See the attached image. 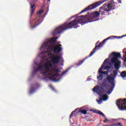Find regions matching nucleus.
<instances>
[{
	"label": "nucleus",
	"mask_w": 126,
	"mask_h": 126,
	"mask_svg": "<svg viewBox=\"0 0 126 126\" xmlns=\"http://www.w3.org/2000/svg\"><path fill=\"white\" fill-rule=\"evenodd\" d=\"M52 66H53V64L51 63L50 61H48L44 65L45 71L41 72V73L44 76H46V78H49L50 80H52L53 81H60L62 79V76L64 75L68 71V69H67L63 71L61 74H60L59 72L61 71V70L52 69L51 72L54 74V75H52V73H50V67H52Z\"/></svg>",
	"instance_id": "1"
},
{
	"label": "nucleus",
	"mask_w": 126,
	"mask_h": 126,
	"mask_svg": "<svg viewBox=\"0 0 126 126\" xmlns=\"http://www.w3.org/2000/svg\"><path fill=\"white\" fill-rule=\"evenodd\" d=\"M86 17H87V15H81L77 18L79 20L75 19L69 23H64L62 25L56 28L54 31H53V34L54 36H56V35L62 34L65 30H68V29H71V28H77V26L79 23L80 24H82V22L81 21Z\"/></svg>",
	"instance_id": "2"
},
{
	"label": "nucleus",
	"mask_w": 126,
	"mask_h": 126,
	"mask_svg": "<svg viewBox=\"0 0 126 126\" xmlns=\"http://www.w3.org/2000/svg\"><path fill=\"white\" fill-rule=\"evenodd\" d=\"M114 37H115L116 38H118V39H121V38H123V37H126V34L122 35L121 36H118V37L114 36H110L107 37V38L104 39L101 42L99 43L98 45H97V44H98L99 43V41H97L96 42V44L94 48L91 52V53L89 54V56L88 57H86L83 60L79 61V63L76 64L77 66H79V65H81V64H82V63H84V62H85L86 60H87V59H88V58H90V57H92V56H93V55H94V54L95 52H96V50H99V49H100L101 48H102V47H103V46H104V44H105V43H106V42H107V40H109V39H113V38H114Z\"/></svg>",
	"instance_id": "3"
},
{
	"label": "nucleus",
	"mask_w": 126,
	"mask_h": 126,
	"mask_svg": "<svg viewBox=\"0 0 126 126\" xmlns=\"http://www.w3.org/2000/svg\"><path fill=\"white\" fill-rule=\"evenodd\" d=\"M118 71L119 70H114L113 71V77L111 76H107L106 77L107 81L112 85L111 87L108 86V88L110 89H108V91L105 92L108 94H111L115 88V78L118 75Z\"/></svg>",
	"instance_id": "4"
},
{
	"label": "nucleus",
	"mask_w": 126,
	"mask_h": 126,
	"mask_svg": "<svg viewBox=\"0 0 126 126\" xmlns=\"http://www.w3.org/2000/svg\"><path fill=\"white\" fill-rule=\"evenodd\" d=\"M112 57L111 59L112 63H114V68L115 69H120V66H121V61L119 60V58H121V55L120 53L112 52Z\"/></svg>",
	"instance_id": "5"
},
{
	"label": "nucleus",
	"mask_w": 126,
	"mask_h": 126,
	"mask_svg": "<svg viewBox=\"0 0 126 126\" xmlns=\"http://www.w3.org/2000/svg\"><path fill=\"white\" fill-rule=\"evenodd\" d=\"M58 37L52 38L50 39H48L46 42H44L42 45L41 48H44V49H54L55 47V43L57 42V39Z\"/></svg>",
	"instance_id": "6"
},
{
	"label": "nucleus",
	"mask_w": 126,
	"mask_h": 126,
	"mask_svg": "<svg viewBox=\"0 0 126 126\" xmlns=\"http://www.w3.org/2000/svg\"><path fill=\"white\" fill-rule=\"evenodd\" d=\"M107 63V59H105V60L103 62V63L101 65V67L99 68L98 73L99 74V76L97 77V79L99 81L100 80H102L103 79V77H104V76H103V74L104 75H108L109 74V71H102V69H103L105 67V64Z\"/></svg>",
	"instance_id": "7"
},
{
	"label": "nucleus",
	"mask_w": 126,
	"mask_h": 126,
	"mask_svg": "<svg viewBox=\"0 0 126 126\" xmlns=\"http://www.w3.org/2000/svg\"><path fill=\"white\" fill-rule=\"evenodd\" d=\"M108 0H100L99 1L96 2L93 4L90 5L87 7L85 8L84 10H83L82 11H81L78 15L81 14V13H83V12H86V11H88V10H90V9H94V8H96V7H98L99 5H101L102 3H103V2H105V1H107Z\"/></svg>",
	"instance_id": "8"
},
{
	"label": "nucleus",
	"mask_w": 126,
	"mask_h": 126,
	"mask_svg": "<svg viewBox=\"0 0 126 126\" xmlns=\"http://www.w3.org/2000/svg\"><path fill=\"white\" fill-rule=\"evenodd\" d=\"M111 10H112V7L110 6V4H104L103 6L99 8L100 15H109L110 14L109 12Z\"/></svg>",
	"instance_id": "9"
},
{
	"label": "nucleus",
	"mask_w": 126,
	"mask_h": 126,
	"mask_svg": "<svg viewBox=\"0 0 126 126\" xmlns=\"http://www.w3.org/2000/svg\"><path fill=\"white\" fill-rule=\"evenodd\" d=\"M116 105L120 111H125L126 110V98L117 100Z\"/></svg>",
	"instance_id": "10"
},
{
	"label": "nucleus",
	"mask_w": 126,
	"mask_h": 126,
	"mask_svg": "<svg viewBox=\"0 0 126 126\" xmlns=\"http://www.w3.org/2000/svg\"><path fill=\"white\" fill-rule=\"evenodd\" d=\"M43 22V18L42 17H36L32 23H30L31 28L33 29L39 26L40 23H42Z\"/></svg>",
	"instance_id": "11"
},
{
	"label": "nucleus",
	"mask_w": 126,
	"mask_h": 126,
	"mask_svg": "<svg viewBox=\"0 0 126 126\" xmlns=\"http://www.w3.org/2000/svg\"><path fill=\"white\" fill-rule=\"evenodd\" d=\"M60 61L63 62V59L61 56H55L51 57V62L53 64H58Z\"/></svg>",
	"instance_id": "12"
},
{
	"label": "nucleus",
	"mask_w": 126,
	"mask_h": 126,
	"mask_svg": "<svg viewBox=\"0 0 126 126\" xmlns=\"http://www.w3.org/2000/svg\"><path fill=\"white\" fill-rule=\"evenodd\" d=\"M90 112H93L94 114H98V115H99L100 116H102V117H104V120L103 121V123L104 124H106L107 122H109V119H107L106 118V116H105V114L103 113V112H101L99 110L94 109H91Z\"/></svg>",
	"instance_id": "13"
},
{
	"label": "nucleus",
	"mask_w": 126,
	"mask_h": 126,
	"mask_svg": "<svg viewBox=\"0 0 126 126\" xmlns=\"http://www.w3.org/2000/svg\"><path fill=\"white\" fill-rule=\"evenodd\" d=\"M49 50H52V51L54 50V53L60 54L63 50V48H62V44H59L56 46L54 45L53 49H49Z\"/></svg>",
	"instance_id": "14"
},
{
	"label": "nucleus",
	"mask_w": 126,
	"mask_h": 126,
	"mask_svg": "<svg viewBox=\"0 0 126 126\" xmlns=\"http://www.w3.org/2000/svg\"><path fill=\"white\" fill-rule=\"evenodd\" d=\"M100 14V10H99V12L95 11L92 13L90 17L91 19L93 20L92 21H97V20H96V18L98 17Z\"/></svg>",
	"instance_id": "15"
},
{
	"label": "nucleus",
	"mask_w": 126,
	"mask_h": 126,
	"mask_svg": "<svg viewBox=\"0 0 126 126\" xmlns=\"http://www.w3.org/2000/svg\"><path fill=\"white\" fill-rule=\"evenodd\" d=\"M30 7L31 9V14L30 15V18H32V15L34 13V11H35V3L34 2V1H33V0H32V2H30Z\"/></svg>",
	"instance_id": "16"
},
{
	"label": "nucleus",
	"mask_w": 126,
	"mask_h": 126,
	"mask_svg": "<svg viewBox=\"0 0 126 126\" xmlns=\"http://www.w3.org/2000/svg\"><path fill=\"white\" fill-rule=\"evenodd\" d=\"M93 92H95L96 94H101L102 92H101V89H100V86L99 85H96L93 89Z\"/></svg>",
	"instance_id": "17"
},
{
	"label": "nucleus",
	"mask_w": 126,
	"mask_h": 126,
	"mask_svg": "<svg viewBox=\"0 0 126 126\" xmlns=\"http://www.w3.org/2000/svg\"><path fill=\"white\" fill-rule=\"evenodd\" d=\"M37 65L38 68L36 69V71H42L44 68V64H42L40 63L39 64H37Z\"/></svg>",
	"instance_id": "18"
},
{
	"label": "nucleus",
	"mask_w": 126,
	"mask_h": 126,
	"mask_svg": "<svg viewBox=\"0 0 126 126\" xmlns=\"http://www.w3.org/2000/svg\"><path fill=\"white\" fill-rule=\"evenodd\" d=\"M78 112H77L78 113H81V114H83V115H87V110H84L82 107L79 108V109H78Z\"/></svg>",
	"instance_id": "19"
},
{
	"label": "nucleus",
	"mask_w": 126,
	"mask_h": 126,
	"mask_svg": "<svg viewBox=\"0 0 126 126\" xmlns=\"http://www.w3.org/2000/svg\"><path fill=\"white\" fill-rule=\"evenodd\" d=\"M107 4H109V5L111 7L112 10L115 9L116 5H115V1L113 0H110V3H108Z\"/></svg>",
	"instance_id": "20"
},
{
	"label": "nucleus",
	"mask_w": 126,
	"mask_h": 126,
	"mask_svg": "<svg viewBox=\"0 0 126 126\" xmlns=\"http://www.w3.org/2000/svg\"><path fill=\"white\" fill-rule=\"evenodd\" d=\"M101 97L103 101H107V100L109 98L108 95L103 94L100 96Z\"/></svg>",
	"instance_id": "21"
},
{
	"label": "nucleus",
	"mask_w": 126,
	"mask_h": 126,
	"mask_svg": "<svg viewBox=\"0 0 126 126\" xmlns=\"http://www.w3.org/2000/svg\"><path fill=\"white\" fill-rule=\"evenodd\" d=\"M122 78H125L126 77V71H123L120 74Z\"/></svg>",
	"instance_id": "22"
},
{
	"label": "nucleus",
	"mask_w": 126,
	"mask_h": 126,
	"mask_svg": "<svg viewBox=\"0 0 126 126\" xmlns=\"http://www.w3.org/2000/svg\"><path fill=\"white\" fill-rule=\"evenodd\" d=\"M44 12V10H39L38 12H37V17H40V14L43 13V12Z\"/></svg>",
	"instance_id": "23"
},
{
	"label": "nucleus",
	"mask_w": 126,
	"mask_h": 126,
	"mask_svg": "<svg viewBox=\"0 0 126 126\" xmlns=\"http://www.w3.org/2000/svg\"><path fill=\"white\" fill-rule=\"evenodd\" d=\"M77 110H78V109H76L74 111H72L71 113V114H70V116H69V118H70V119L71 118H72V117L73 116V113H75V112H76V111H77Z\"/></svg>",
	"instance_id": "24"
},
{
	"label": "nucleus",
	"mask_w": 126,
	"mask_h": 126,
	"mask_svg": "<svg viewBox=\"0 0 126 126\" xmlns=\"http://www.w3.org/2000/svg\"><path fill=\"white\" fill-rule=\"evenodd\" d=\"M122 124L121 123H118L117 124H112L110 125H107V126H121Z\"/></svg>",
	"instance_id": "25"
},
{
	"label": "nucleus",
	"mask_w": 126,
	"mask_h": 126,
	"mask_svg": "<svg viewBox=\"0 0 126 126\" xmlns=\"http://www.w3.org/2000/svg\"><path fill=\"white\" fill-rule=\"evenodd\" d=\"M116 121V120L114 119H108V122L109 123H114V122H115Z\"/></svg>",
	"instance_id": "26"
},
{
	"label": "nucleus",
	"mask_w": 126,
	"mask_h": 126,
	"mask_svg": "<svg viewBox=\"0 0 126 126\" xmlns=\"http://www.w3.org/2000/svg\"><path fill=\"white\" fill-rule=\"evenodd\" d=\"M103 99H102V97H100L99 100H97V102H98V104H99V103H101L102 102V100Z\"/></svg>",
	"instance_id": "27"
},
{
	"label": "nucleus",
	"mask_w": 126,
	"mask_h": 126,
	"mask_svg": "<svg viewBox=\"0 0 126 126\" xmlns=\"http://www.w3.org/2000/svg\"><path fill=\"white\" fill-rule=\"evenodd\" d=\"M123 53H125V54L124 55V58H126V49H124L123 50Z\"/></svg>",
	"instance_id": "28"
},
{
	"label": "nucleus",
	"mask_w": 126,
	"mask_h": 126,
	"mask_svg": "<svg viewBox=\"0 0 126 126\" xmlns=\"http://www.w3.org/2000/svg\"><path fill=\"white\" fill-rule=\"evenodd\" d=\"M104 69H106V70H109V69H110V67L109 66H106L104 68Z\"/></svg>",
	"instance_id": "29"
},
{
	"label": "nucleus",
	"mask_w": 126,
	"mask_h": 126,
	"mask_svg": "<svg viewBox=\"0 0 126 126\" xmlns=\"http://www.w3.org/2000/svg\"><path fill=\"white\" fill-rule=\"evenodd\" d=\"M38 71H37V69H34L33 72V74H36V73H37V72Z\"/></svg>",
	"instance_id": "30"
},
{
	"label": "nucleus",
	"mask_w": 126,
	"mask_h": 126,
	"mask_svg": "<svg viewBox=\"0 0 126 126\" xmlns=\"http://www.w3.org/2000/svg\"><path fill=\"white\" fill-rule=\"evenodd\" d=\"M103 86H104V87H107V84L106 83H103Z\"/></svg>",
	"instance_id": "31"
},
{
	"label": "nucleus",
	"mask_w": 126,
	"mask_h": 126,
	"mask_svg": "<svg viewBox=\"0 0 126 126\" xmlns=\"http://www.w3.org/2000/svg\"><path fill=\"white\" fill-rule=\"evenodd\" d=\"M118 3H122V1L121 0H118Z\"/></svg>",
	"instance_id": "32"
},
{
	"label": "nucleus",
	"mask_w": 126,
	"mask_h": 126,
	"mask_svg": "<svg viewBox=\"0 0 126 126\" xmlns=\"http://www.w3.org/2000/svg\"><path fill=\"white\" fill-rule=\"evenodd\" d=\"M33 90L32 91V90H30V93H32V92H33Z\"/></svg>",
	"instance_id": "33"
},
{
	"label": "nucleus",
	"mask_w": 126,
	"mask_h": 126,
	"mask_svg": "<svg viewBox=\"0 0 126 126\" xmlns=\"http://www.w3.org/2000/svg\"><path fill=\"white\" fill-rule=\"evenodd\" d=\"M87 13H88V14H90V12H88Z\"/></svg>",
	"instance_id": "34"
},
{
	"label": "nucleus",
	"mask_w": 126,
	"mask_h": 126,
	"mask_svg": "<svg viewBox=\"0 0 126 126\" xmlns=\"http://www.w3.org/2000/svg\"><path fill=\"white\" fill-rule=\"evenodd\" d=\"M48 1H51V0H47Z\"/></svg>",
	"instance_id": "35"
}]
</instances>
